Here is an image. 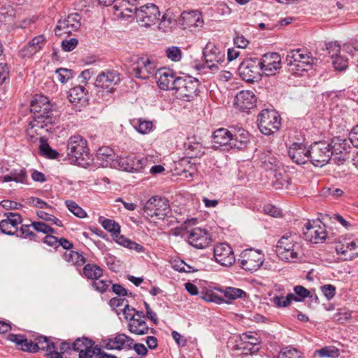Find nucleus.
<instances>
[{"label": "nucleus", "instance_id": "obj_1", "mask_svg": "<svg viewBox=\"0 0 358 358\" xmlns=\"http://www.w3.org/2000/svg\"><path fill=\"white\" fill-rule=\"evenodd\" d=\"M30 110L33 113V120L30 122L31 128H39L50 132L52 126L57 121V117L53 114L51 105L45 96H36L31 101Z\"/></svg>", "mask_w": 358, "mask_h": 358}, {"label": "nucleus", "instance_id": "obj_2", "mask_svg": "<svg viewBox=\"0 0 358 358\" xmlns=\"http://www.w3.org/2000/svg\"><path fill=\"white\" fill-rule=\"evenodd\" d=\"M67 155L73 163L81 166L90 164L89 149L86 140L80 135L71 136L68 141Z\"/></svg>", "mask_w": 358, "mask_h": 358}, {"label": "nucleus", "instance_id": "obj_3", "mask_svg": "<svg viewBox=\"0 0 358 358\" xmlns=\"http://www.w3.org/2000/svg\"><path fill=\"white\" fill-rule=\"evenodd\" d=\"M199 81L191 76H183L176 78L175 87L176 96L186 101H191L196 96Z\"/></svg>", "mask_w": 358, "mask_h": 358}, {"label": "nucleus", "instance_id": "obj_4", "mask_svg": "<svg viewBox=\"0 0 358 358\" xmlns=\"http://www.w3.org/2000/svg\"><path fill=\"white\" fill-rule=\"evenodd\" d=\"M295 235L286 233L278 241L276 253L280 259L285 262H292L298 258L296 249L299 247L296 242Z\"/></svg>", "mask_w": 358, "mask_h": 358}, {"label": "nucleus", "instance_id": "obj_5", "mask_svg": "<svg viewBox=\"0 0 358 358\" xmlns=\"http://www.w3.org/2000/svg\"><path fill=\"white\" fill-rule=\"evenodd\" d=\"M258 128L264 135H271L278 131L280 117L273 110H263L258 115Z\"/></svg>", "mask_w": 358, "mask_h": 358}, {"label": "nucleus", "instance_id": "obj_6", "mask_svg": "<svg viewBox=\"0 0 358 358\" xmlns=\"http://www.w3.org/2000/svg\"><path fill=\"white\" fill-rule=\"evenodd\" d=\"M331 155L330 145L327 141L315 142L310 146V162L315 166H324L332 159Z\"/></svg>", "mask_w": 358, "mask_h": 358}, {"label": "nucleus", "instance_id": "obj_7", "mask_svg": "<svg viewBox=\"0 0 358 358\" xmlns=\"http://www.w3.org/2000/svg\"><path fill=\"white\" fill-rule=\"evenodd\" d=\"M203 56L206 67L213 72L219 70V65H221L225 60V53L220 47L214 43L208 42L203 50Z\"/></svg>", "mask_w": 358, "mask_h": 358}, {"label": "nucleus", "instance_id": "obj_8", "mask_svg": "<svg viewBox=\"0 0 358 358\" xmlns=\"http://www.w3.org/2000/svg\"><path fill=\"white\" fill-rule=\"evenodd\" d=\"M144 211L150 217L164 220L170 211L169 201L164 197L153 196L145 203Z\"/></svg>", "mask_w": 358, "mask_h": 358}, {"label": "nucleus", "instance_id": "obj_9", "mask_svg": "<svg viewBox=\"0 0 358 358\" xmlns=\"http://www.w3.org/2000/svg\"><path fill=\"white\" fill-rule=\"evenodd\" d=\"M303 234L306 241L315 244L324 242L327 236L326 226L319 220H309L303 227Z\"/></svg>", "mask_w": 358, "mask_h": 358}, {"label": "nucleus", "instance_id": "obj_10", "mask_svg": "<svg viewBox=\"0 0 358 358\" xmlns=\"http://www.w3.org/2000/svg\"><path fill=\"white\" fill-rule=\"evenodd\" d=\"M329 145L331 152H332L331 158L334 163L338 165L342 164L350 158L352 147L347 139L334 137Z\"/></svg>", "mask_w": 358, "mask_h": 358}, {"label": "nucleus", "instance_id": "obj_11", "mask_svg": "<svg viewBox=\"0 0 358 358\" xmlns=\"http://www.w3.org/2000/svg\"><path fill=\"white\" fill-rule=\"evenodd\" d=\"M238 262L242 268L252 272L262 265L264 255L259 250H245L241 253Z\"/></svg>", "mask_w": 358, "mask_h": 358}, {"label": "nucleus", "instance_id": "obj_12", "mask_svg": "<svg viewBox=\"0 0 358 358\" xmlns=\"http://www.w3.org/2000/svg\"><path fill=\"white\" fill-rule=\"evenodd\" d=\"M240 76L247 82L259 79L262 71L259 59L249 58L243 60L238 69Z\"/></svg>", "mask_w": 358, "mask_h": 358}, {"label": "nucleus", "instance_id": "obj_13", "mask_svg": "<svg viewBox=\"0 0 358 358\" xmlns=\"http://www.w3.org/2000/svg\"><path fill=\"white\" fill-rule=\"evenodd\" d=\"M134 15L138 22H141L144 27H150L158 21L160 12L158 7L153 4H145L139 8H134Z\"/></svg>", "mask_w": 358, "mask_h": 358}, {"label": "nucleus", "instance_id": "obj_14", "mask_svg": "<svg viewBox=\"0 0 358 358\" xmlns=\"http://www.w3.org/2000/svg\"><path fill=\"white\" fill-rule=\"evenodd\" d=\"M120 80V74L117 71L105 70L97 76L95 85L97 87L106 90L108 92L111 93Z\"/></svg>", "mask_w": 358, "mask_h": 358}, {"label": "nucleus", "instance_id": "obj_15", "mask_svg": "<svg viewBox=\"0 0 358 358\" xmlns=\"http://www.w3.org/2000/svg\"><path fill=\"white\" fill-rule=\"evenodd\" d=\"M81 16L78 13H71L63 20H59L57 22L55 32L57 36H61L63 34H71L78 31L81 26Z\"/></svg>", "mask_w": 358, "mask_h": 358}, {"label": "nucleus", "instance_id": "obj_16", "mask_svg": "<svg viewBox=\"0 0 358 358\" xmlns=\"http://www.w3.org/2000/svg\"><path fill=\"white\" fill-rule=\"evenodd\" d=\"M187 241L194 248L203 249L210 245L212 238L206 229L194 228L188 232Z\"/></svg>", "mask_w": 358, "mask_h": 358}, {"label": "nucleus", "instance_id": "obj_17", "mask_svg": "<svg viewBox=\"0 0 358 358\" xmlns=\"http://www.w3.org/2000/svg\"><path fill=\"white\" fill-rule=\"evenodd\" d=\"M262 71L266 76L275 75L281 67V57L277 52H268L259 59Z\"/></svg>", "mask_w": 358, "mask_h": 358}, {"label": "nucleus", "instance_id": "obj_18", "mask_svg": "<svg viewBox=\"0 0 358 358\" xmlns=\"http://www.w3.org/2000/svg\"><path fill=\"white\" fill-rule=\"evenodd\" d=\"M213 255L215 261L222 266H230L235 262L232 248L227 243H219L214 248Z\"/></svg>", "mask_w": 358, "mask_h": 358}, {"label": "nucleus", "instance_id": "obj_19", "mask_svg": "<svg viewBox=\"0 0 358 358\" xmlns=\"http://www.w3.org/2000/svg\"><path fill=\"white\" fill-rule=\"evenodd\" d=\"M178 24L183 29L193 31L194 28L201 27L203 20L201 13L198 10L184 11L178 19Z\"/></svg>", "mask_w": 358, "mask_h": 358}, {"label": "nucleus", "instance_id": "obj_20", "mask_svg": "<svg viewBox=\"0 0 358 358\" xmlns=\"http://www.w3.org/2000/svg\"><path fill=\"white\" fill-rule=\"evenodd\" d=\"M132 70L136 78L143 80L148 79L156 73L154 62L144 58H137L136 63L133 64Z\"/></svg>", "mask_w": 358, "mask_h": 358}, {"label": "nucleus", "instance_id": "obj_21", "mask_svg": "<svg viewBox=\"0 0 358 358\" xmlns=\"http://www.w3.org/2000/svg\"><path fill=\"white\" fill-rule=\"evenodd\" d=\"M159 87L163 90H173L177 77L175 73L166 68L159 69L155 73Z\"/></svg>", "mask_w": 358, "mask_h": 358}, {"label": "nucleus", "instance_id": "obj_22", "mask_svg": "<svg viewBox=\"0 0 358 358\" xmlns=\"http://www.w3.org/2000/svg\"><path fill=\"white\" fill-rule=\"evenodd\" d=\"M310 147L303 143L294 142L288 150V155L293 162L296 164H304L308 160Z\"/></svg>", "mask_w": 358, "mask_h": 358}, {"label": "nucleus", "instance_id": "obj_23", "mask_svg": "<svg viewBox=\"0 0 358 358\" xmlns=\"http://www.w3.org/2000/svg\"><path fill=\"white\" fill-rule=\"evenodd\" d=\"M6 218L0 221V230L3 234L14 235L17 232V227L22 222V218L19 213H6Z\"/></svg>", "mask_w": 358, "mask_h": 358}, {"label": "nucleus", "instance_id": "obj_24", "mask_svg": "<svg viewBox=\"0 0 358 358\" xmlns=\"http://www.w3.org/2000/svg\"><path fill=\"white\" fill-rule=\"evenodd\" d=\"M256 102V96L250 90H242L235 96V105L240 110L245 111L253 108Z\"/></svg>", "mask_w": 358, "mask_h": 358}, {"label": "nucleus", "instance_id": "obj_25", "mask_svg": "<svg viewBox=\"0 0 358 358\" xmlns=\"http://www.w3.org/2000/svg\"><path fill=\"white\" fill-rule=\"evenodd\" d=\"M315 59L313 57L311 52L308 51L305 48H298L292 50L287 52L286 56V62L287 64H290L291 62H307L308 64L313 65L314 64Z\"/></svg>", "mask_w": 358, "mask_h": 358}, {"label": "nucleus", "instance_id": "obj_26", "mask_svg": "<svg viewBox=\"0 0 358 358\" xmlns=\"http://www.w3.org/2000/svg\"><path fill=\"white\" fill-rule=\"evenodd\" d=\"M138 0H116L113 8L115 15L122 19L131 17L132 13H134V8L136 7V3Z\"/></svg>", "mask_w": 358, "mask_h": 358}, {"label": "nucleus", "instance_id": "obj_27", "mask_svg": "<svg viewBox=\"0 0 358 358\" xmlns=\"http://www.w3.org/2000/svg\"><path fill=\"white\" fill-rule=\"evenodd\" d=\"M34 345L35 352L38 350H43L45 351V355L49 358H63L55 351V349L57 348V347L54 345V343L50 341L45 336H37L35 338Z\"/></svg>", "mask_w": 358, "mask_h": 358}, {"label": "nucleus", "instance_id": "obj_28", "mask_svg": "<svg viewBox=\"0 0 358 358\" xmlns=\"http://www.w3.org/2000/svg\"><path fill=\"white\" fill-rule=\"evenodd\" d=\"M45 43V38L43 35H38L31 40L20 50V55L23 58L30 57L38 52Z\"/></svg>", "mask_w": 358, "mask_h": 358}, {"label": "nucleus", "instance_id": "obj_29", "mask_svg": "<svg viewBox=\"0 0 358 358\" xmlns=\"http://www.w3.org/2000/svg\"><path fill=\"white\" fill-rule=\"evenodd\" d=\"M250 134L243 128L234 130L229 145L230 149L243 150L248 147L250 143Z\"/></svg>", "mask_w": 358, "mask_h": 358}, {"label": "nucleus", "instance_id": "obj_30", "mask_svg": "<svg viewBox=\"0 0 358 358\" xmlns=\"http://www.w3.org/2000/svg\"><path fill=\"white\" fill-rule=\"evenodd\" d=\"M232 138V131L225 128H220L215 130L213 135V146L219 148L224 147V149H230L229 145Z\"/></svg>", "mask_w": 358, "mask_h": 358}, {"label": "nucleus", "instance_id": "obj_31", "mask_svg": "<svg viewBox=\"0 0 358 358\" xmlns=\"http://www.w3.org/2000/svg\"><path fill=\"white\" fill-rule=\"evenodd\" d=\"M96 160L103 167H114L117 164L115 154L113 149L109 147L100 148L96 152Z\"/></svg>", "mask_w": 358, "mask_h": 358}, {"label": "nucleus", "instance_id": "obj_32", "mask_svg": "<svg viewBox=\"0 0 358 358\" xmlns=\"http://www.w3.org/2000/svg\"><path fill=\"white\" fill-rule=\"evenodd\" d=\"M69 99L72 103L85 104L87 102V94L85 87L76 86L69 90Z\"/></svg>", "mask_w": 358, "mask_h": 358}, {"label": "nucleus", "instance_id": "obj_33", "mask_svg": "<svg viewBox=\"0 0 358 358\" xmlns=\"http://www.w3.org/2000/svg\"><path fill=\"white\" fill-rule=\"evenodd\" d=\"M27 174L24 168L13 169L9 174L2 177V182H8L14 181L17 183H27Z\"/></svg>", "mask_w": 358, "mask_h": 358}, {"label": "nucleus", "instance_id": "obj_34", "mask_svg": "<svg viewBox=\"0 0 358 358\" xmlns=\"http://www.w3.org/2000/svg\"><path fill=\"white\" fill-rule=\"evenodd\" d=\"M129 330L131 334L145 335L148 334L150 328L143 320H131L128 324Z\"/></svg>", "mask_w": 358, "mask_h": 358}, {"label": "nucleus", "instance_id": "obj_35", "mask_svg": "<svg viewBox=\"0 0 358 358\" xmlns=\"http://www.w3.org/2000/svg\"><path fill=\"white\" fill-rule=\"evenodd\" d=\"M271 184L276 189L287 188L289 185V177L286 173L276 170L273 173Z\"/></svg>", "mask_w": 358, "mask_h": 358}, {"label": "nucleus", "instance_id": "obj_36", "mask_svg": "<svg viewBox=\"0 0 358 358\" xmlns=\"http://www.w3.org/2000/svg\"><path fill=\"white\" fill-rule=\"evenodd\" d=\"M83 273L87 279L99 280L103 275V270L96 264H87L84 266Z\"/></svg>", "mask_w": 358, "mask_h": 358}, {"label": "nucleus", "instance_id": "obj_37", "mask_svg": "<svg viewBox=\"0 0 358 358\" xmlns=\"http://www.w3.org/2000/svg\"><path fill=\"white\" fill-rule=\"evenodd\" d=\"M63 258L66 262L76 266H82L85 264L86 262L85 258L81 254L73 250L64 252Z\"/></svg>", "mask_w": 358, "mask_h": 358}, {"label": "nucleus", "instance_id": "obj_38", "mask_svg": "<svg viewBox=\"0 0 358 358\" xmlns=\"http://www.w3.org/2000/svg\"><path fill=\"white\" fill-rule=\"evenodd\" d=\"M99 222L105 230L111 233L113 236L120 233V226L115 220L100 217Z\"/></svg>", "mask_w": 358, "mask_h": 358}, {"label": "nucleus", "instance_id": "obj_39", "mask_svg": "<svg viewBox=\"0 0 358 358\" xmlns=\"http://www.w3.org/2000/svg\"><path fill=\"white\" fill-rule=\"evenodd\" d=\"M289 66V71L296 76H302L304 72L308 71L312 69V66L310 64H308L307 62L297 63V62H291L290 64H287Z\"/></svg>", "mask_w": 358, "mask_h": 358}, {"label": "nucleus", "instance_id": "obj_40", "mask_svg": "<svg viewBox=\"0 0 358 358\" xmlns=\"http://www.w3.org/2000/svg\"><path fill=\"white\" fill-rule=\"evenodd\" d=\"M136 130L142 134H147L152 130L153 124L150 121L143 120L142 119H138L134 120L132 123Z\"/></svg>", "mask_w": 358, "mask_h": 358}, {"label": "nucleus", "instance_id": "obj_41", "mask_svg": "<svg viewBox=\"0 0 358 358\" xmlns=\"http://www.w3.org/2000/svg\"><path fill=\"white\" fill-rule=\"evenodd\" d=\"M93 344L92 340L86 337L78 338L72 343V349L80 353L87 348H90Z\"/></svg>", "mask_w": 358, "mask_h": 358}, {"label": "nucleus", "instance_id": "obj_42", "mask_svg": "<svg viewBox=\"0 0 358 358\" xmlns=\"http://www.w3.org/2000/svg\"><path fill=\"white\" fill-rule=\"evenodd\" d=\"M320 357L337 358L340 355L339 350L335 346H327L315 352Z\"/></svg>", "mask_w": 358, "mask_h": 358}, {"label": "nucleus", "instance_id": "obj_43", "mask_svg": "<svg viewBox=\"0 0 358 358\" xmlns=\"http://www.w3.org/2000/svg\"><path fill=\"white\" fill-rule=\"evenodd\" d=\"M40 152L42 155L49 158V159H55L58 156L59 153L53 150L46 142V141L41 138V145H40Z\"/></svg>", "mask_w": 358, "mask_h": 358}, {"label": "nucleus", "instance_id": "obj_44", "mask_svg": "<svg viewBox=\"0 0 358 358\" xmlns=\"http://www.w3.org/2000/svg\"><path fill=\"white\" fill-rule=\"evenodd\" d=\"M132 157L131 155L127 157H120L116 158L117 164L114 166L113 168H119L123 171L127 172H131V163Z\"/></svg>", "mask_w": 358, "mask_h": 358}, {"label": "nucleus", "instance_id": "obj_45", "mask_svg": "<svg viewBox=\"0 0 358 358\" xmlns=\"http://www.w3.org/2000/svg\"><path fill=\"white\" fill-rule=\"evenodd\" d=\"M277 159L270 155H264L261 157V167L265 171H276Z\"/></svg>", "mask_w": 358, "mask_h": 358}, {"label": "nucleus", "instance_id": "obj_46", "mask_svg": "<svg viewBox=\"0 0 358 358\" xmlns=\"http://www.w3.org/2000/svg\"><path fill=\"white\" fill-rule=\"evenodd\" d=\"M294 299V294L289 293L286 296H275L272 299V301L275 306L278 308L287 307L292 299Z\"/></svg>", "mask_w": 358, "mask_h": 358}, {"label": "nucleus", "instance_id": "obj_47", "mask_svg": "<svg viewBox=\"0 0 358 358\" xmlns=\"http://www.w3.org/2000/svg\"><path fill=\"white\" fill-rule=\"evenodd\" d=\"M277 358H304L301 352L295 348H285L278 355Z\"/></svg>", "mask_w": 358, "mask_h": 358}, {"label": "nucleus", "instance_id": "obj_48", "mask_svg": "<svg viewBox=\"0 0 358 358\" xmlns=\"http://www.w3.org/2000/svg\"><path fill=\"white\" fill-rule=\"evenodd\" d=\"M294 299L292 300L296 302L303 301L310 296V291L302 285L294 286Z\"/></svg>", "mask_w": 358, "mask_h": 358}, {"label": "nucleus", "instance_id": "obj_49", "mask_svg": "<svg viewBox=\"0 0 358 358\" xmlns=\"http://www.w3.org/2000/svg\"><path fill=\"white\" fill-rule=\"evenodd\" d=\"M66 206L67 208L71 211L73 215L80 218H83L87 216L86 212L80 207L75 201L71 200L66 201Z\"/></svg>", "mask_w": 358, "mask_h": 358}, {"label": "nucleus", "instance_id": "obj_50", "mask_svg": "<svg viewBox=\"0 0 358 358\" xmlns=\"http://www.w3.org/2000/svg\"><path fill=\"white\" fill-rule=\"evenodd\" d=\"M31 224H22L17 232L15 233L17 237L22 238H29L30 240L36 241V235L30 229Z\"/></svg>", "mask_w": 358, "mask_h": 358}, {"label": "nucleus", "instance_id": "obj_51", "mask_svg": "<svg viewBox=\"0 0 358 358\" xmlns=\"http://www.w3.org/2000/svg\"><path fill=\"white\" fill-rule=\"evenodd\" d=\"M224 294L229 300H234L246 296V293L243 290L230 287L226 288Z\"/></svg>", "mask_w": 358, "mask_h": 358}, {"label": "nucleus", "instance_id": "obj_52", "mask_svg": "<svg viewBox=\"0 0 358 358\" xmlns=\"http://www.w3.org/2000/svg\"><path fill=\"white\" fill-rule=\"evenodd\" d=\"M202 150L203 148L201 145L199 143L190 144L188 145L187 148V154L189 155V157L191 158L201 157L204 153V151H203Z\"/></svg>", "mask_w": 358, "mask_h": 358}, {"label": "nucleus", "instance_id": "obj_53", "mask_svg": "<svg viewBox=\"0 0 358 358\" xmlns=\"http://www.w3.org/2000/svg\"><path fill=\"white\" fill-rule=\"evenodd\" d=\"M101 352V348L98 345L90 347V348H87L83 352H80L79 353V358H98L99 357Z\"/></svg>", "mask_w": 358, "mask_h": 358}, {"label": "nucleus", "instance_id": "obj_54", "mask_svg": "<svg viewBox=\"0 0 358 358\" xmlns=\"http://www.w3.org/2000/svg\"><path fill=\"white\" fill-rule=\"evenodd\" d=\"M31 225L35 231L41 232L46 235L49 234H54L55 232V230L52 227L42 222H32Z\"/></svg>", "mask_w": 358, "mask_h": 358}, {"label": "nucleus", "instance_id": "obj_55", "mask_svg": "<svg viewBox=\"0 0 358 358\" xmlns=\"http://www.w3.org/2000/svg\"><path fill=\"white\" fill-rule=\"evenodd\" d=\"M241 342L249 343V345H259L261 341L258 337L255 336L254 333L249 331L240 335ZM248 345V344H247Z\"/></svg>", "mask_w": 358, "mask_h": 358}, {"label": "nucleus", "instance_id": "obj_56", "mask_svg": "<svg viewBox=\"0 0 358 358\" xmlns=\"http://www.w3.org/2000/svg\"><path fill=\"white\" fill-rule=\"evenodd\" d=\"M131 172L141 171L144 168V166L147 163V160L143 157H137L135 155H131Z\"/></svg>", "mask_w": 358, "mask_h": 358}, {"label": "nucleus", "instance_id": "obj_57", "mask_svg": "<svg viewBox=\"0 0 358 358\" xmlns=\"http://www.w3.org/2000/svg\"><path fill=\"white\" fill-rule=\"evenodd\" d=\"M55 73L57 75L58 80L62 83H67L73 77L72 71L68 69L59 68L56 70Z\"/></svg>", "mask_w": 358, "mask_h": 358}, {"label": "nucleus", "instance_id": "obj_58", "mask_svg": "<svg viewBox=\"0 0 358 358\" xmlns=\"http://www.w3.org/2000/svg\"><path fill=\"white\" fill-rule=\"evenodd\" d=\"M37 215L39 218L45 221L50 222L58 227L62 226V221L52 215L41 210L37 212Z\"/></svg>", "mask_w": 358, "mask_h": 358}, {"label": "nucleus", "instance_id": "obj_59", "mask_svg": "<svg viewBox=\"0 0 358 358\" xmlns=\"http://www.w3.org/2000/svg\"><path fill=\"white\" fill-rule=\"evenodd\" d=\"M166 54L167 57L173 62H178L181 59V50L176 46L168 48Z\"/></svg>", "mask_w": 358, "mask_h": 358}, {"label": "nucleus", "instance_id": "obj_60", "mask_svg": "<svg viewBox=\"0 0 358 358\" xmlns=\"http://www.w3.org/2000/svg\"><path fill=\"white\" fill-rule=\"evenodd\" d=\"M351 317V313L345 310H339L336 313L333 315L332 319L334 321L340 324H343Z\"/></svg>", "mask_w": 358, "mask_h": 358}, {"label": "nucleus", "instance_id": "obj_61", "mask_svg": "<svg viewBox=\"0 0 358 358\" xmlns=\"http://www.w3.org/2000/svg\"><path fill=\"white\" fill-rule=\"evenodd\" d=\"M326 50L331 58H334L340 53L341 45L336 41L329 42L326 44Z\"/></svg>", "mask_w": 358, "mask_h": 358}, {"label": "nucleus", "instance_id": "obj_62", "mask_svg": "<svg viewBox=\"0 0 358 358\" xmlns=\"http://www.w3.org/2000/svg\"><path fill=\"white\" fill-rule=\"evenodd\" d=\"M54 345L57 347V348L55 349V351L57 352L62 357H63L64 353L72 349V345H71L70 343L67 341L56 342L54 343Z\"/></svg>", "mask_w": 358, "mask_h": 358}, {"label": "nucleus", "instance_id": "obj_63", "mask_svg": "<svg viewBox=\"0 0 358 358\" xmlns=\"http://www.w3.org/2000/svg\"><path fill=\"white\" fill-rule=\"evenodd\" d=\"M332 59V64L334 68L337 70L342 71L348 66V59L343 58L339 55Z\"/></svg>", "mask_w": 358, "mask_h": 358}, {"label": "nucleus", "instance_id": "obj_64", "mask_svg": "<svg viewBox=\"0 0 358 358\" xmlns=\"http://www.w3.org/2000/svg\"><path fill=\"white\" fill-rule=\"evenodd\" d=\"M78 43V41L76 38H70L69 40H64L62 42V48L66 52H70L74 50Z\"/></svg>", "mask_w": 358, "mask_h": 358}]
</instances>
